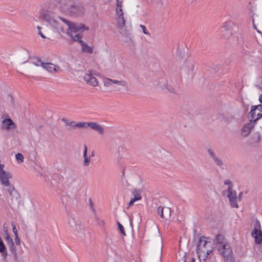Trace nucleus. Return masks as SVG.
Here are the masks:
<instances>
[{
    "mask_svg": "<svg viewBox=\"0 0 262 262\" xmlns=\"http://www.w3.org/2000/svg\"><path fill=\"white\" fill-rule=\"evenodd\" d=\"M118 228H119V229L120 232L123 235L125 236L126 234H125L123 226L119 222H118Z\"/></svg>",
    "mask_w": 262,
    "mask_h": 262,
    "instance_id": "obj_33",
    "label": "nucleus"
},
{
    "mask_svg": "<svg viewBox=\"0 0 262 262\" xmlns=\"http://www.w3.org/2000/svg\"><path fill=\"white\" fill-rule=\"evenodd\" d=\"M8 191L9 193V195L10 196H12L13 195V193L14 192H15V188L13 186H10L9 187V188L8 189Z\"/></svg>",
    "mask_w": 262,
    "mask_h": 262,
    "instance_id": "obj_38",
    "label": "nucleus"
},
{
    "mask_svg": "<svg viewBox=\"0 0 262 262\" xmlns=\"http://www.w3.org/2000/svg\"><path fill=\"white\" fill-rule=\"evenodd\" d=\"M55 5L67 11L71 15L78 16L84 12V7L71 0H58Z\"/></svg>",
    "mask_w": 262,
    "mask_h": 262,
    "instance_id": "obj_1",
    "label": "nucleus"
},
{
    "mask_svg": "<svg viewBox=\"0 0 262 262\" xmlns=\"http://www.w3.org/2000/svg\"><path fill=\"white\" fill-rule=\"evenodd\" d=\"M125 23V20L123 17V13H121L117 17V26L122 35L126 37V40L125 41H128L132 40L133 36L129 30L124 29V25Z\"/></svg>",
    "mask_w": 262,
    "mask_h": 262,
    "instance_id": "obj_4",
    "label": "nucleus"
},
{
    "mask_svg": "<svg viewBox=\"0 0 262 262\" xmlns=\"http://www.w3.org/2000/svg\"><path fill=\"white\" fill-rule=\"evenodd\" d=\"M165 208H163L162 206H159L157 209V212L160 215L161 217L163 218L164 214V211Z\"/></svg>",
    "mask_w": 262,
    "mask_h": 262,
    "instance_id": "obj_31",
    "label": "nucleus"
},
{
    "mask_svg": "<svg viewBox=\"0 0 262 262\" xmlns=\"http://www.w3.org/2000/svg\"><path fill=\"white\" fill-rule=\"evenodd\" d=\"M84 150H83V157H86L87 156V150H88V147L86 144H84L83 145Z\"/></svg>",
    "mask_w": 262,
    "mask_h": 262,
    "instance_id": "obj_40",
    "label": "nucleus"
},
{
    "mask_svg": "<svg viewBox=\"0 0 262 262\" xmlns=\"http://www.w3.org/2000/svg\"><path fill=\"white\" fill-rule=\"evenodd\" d=\"M16 159L19 162H22L24 161V156L23 155L20 153H17L15 155Z\"/></svg>",
    "mask_w": 262,
    "mask_h": 262,
    "instance_id": "obj_32",
    "label": "nucleus"
},
{
    "mask_svg": "<svg viewBox=\"0 0 262 262\" xmlns=\"http://www.w3.org/2000/svg\"><path fill=\"white\" fill-rule=\"evenodd\" d=\"M50 25H51L54 28L58 29L60 28L59 24H57L56 21L55 20H52L50 19Z\"/></svg>",
    "mask_w": 262,
    "mask_h": 262,
    "instance_id": "obj_34",
    "label": "nucleus"
},
{
    "mask_svg": "<svg viewBox=\"0 0 262 262\" xmlns=\"http://www.w3.org/2000/svg\"><path fill=\"white\" fill-rule=\"evenodd\" d=\"M112 79L107 78L104 81V84L105 86H110L113 83L112 81Z\"/></svg>",
    "mask_w": 262,
    "mask_h": 262,
    "instance_id": "obj_37",
    "label": "nucleus"
},
{
    "mask_svg": "<svg viewBox=\"0 0 262 262\" xmlns=\"http://www.w3.org/2000/svg\"><path fill=\"white\" fill-rule=\"evenodd\" d=\"M214 241L215 245L217 248L227 243V241L225 238L224 236L221 234L216 235Z\"/></svg>",
    "mask_w": 262,
    "mask_h": 262,
    "instance_id": "obj_17",
    "label": "nucleus"
},
{
    "mask_svg": "<svg viewBox=\"0 0 262 262\" xmlns=\"http://www.w3.org/2000/svg\"><path fill=\"white\" fill-rule=\"evenodd\" d=\"M208 154L214 162L219 166H222L223 163L221 159H220L215 154V152L211 149H207Z\"/></svg>",
    "mask_w": 262,
    "mask_h": 262,
    "instance_id": "obj_15",
    "label": "nucleus"
},
{
    "mask_svg": "<svg viewBox=\"0 0 262 262\" xmlns=\"http://www.w3.org/2000/svg\"><path fill=\"white\" fill-rule=\"evenodd\" d=\"M61 121L62 122H64L65 125L67 126H70L73 128H82V122L76 123L74 121H71L64 118H62L61 119Z\"/></svg>",
    "mask_w": 262,
    "mask_h": 262,
    "instance_id": "obj_14",
    "label": "nucleus"
},
{
    "mask_svg": "<svg viewBox=\"0 0 262 262\" xmlns=\"http://www.w3.org/2000/svg\"><path fill=\"white\" fill-rule=\"evenodd\" d=\"M49 7L48 4H42L40 6L39 11V17L41 19L47 22L49 20Z\"/></svg>",
    "mask_w": 262,
    "mask_h": 262,
    "instance_id": "obj_9",
    "label": "nucleus"
},
{
    "mask_svg": "<svg viewBox=\"0 0 262 262\" xmlns=\"http://www.w3.org/2000/svg\"><path fill=\"white\" fill-rule=\"evenodd\" d=\"M31 62L32 64L37 67H41L42 68L47 71H49V62H43L40 58L35 57L32 58Z\"/></svg>",
    "mask_w": 262,
    "mask_h": 262,
    "instance_id": "obj_11",
    "label": "nucleus"
},
{
    "mask_svg": "<svg viewBox=\"0 0 262 262\" xmlns=\"http://www.w3.org/2000/svg\"><path fill=\"white\" fill-rule=\"evenodd\" d=\"M99 224L100 225V226H103L104 225V221L103 220H101L99 221Z\"/></svg>",
    "mask_w": 262,
    "mask_h": 262,
    "instance_id": "obj_46",
    "label": "nucleus"
},
{
    "mask_svg": "<svg viewBox=\"0 0 262 262\" xmlns=\"http://www.w3.org/2000/svg\"><path fill=\"white\" fill-rule=\"evenodd\" d=\"M90 127L97 132L99 134L103 135L104 133V128L99 124L95 122H82V128Z\"/></svg>",
    "mask_w": 262,
    "mask_h": 262,
    "instance_id": "obj_6",
    "label": "nucleus"
},
{
    "mask_svg": "<svg viewBox=\"0 0 262 262\" xmlns=\"http://www.w3.org/2000/svg\"><path fill=\"white\" fill-rule=\"evenodd\" d=\"M61 20L66 23L69 27L67 31L68 34L72 38L74 41H80L82 37V34L79 33L81 30H88L89 28L82 24H75L70 22L64 18H61Z\"/></svg>",
    "mask_w": 262,
    "mask_h": 262,
    "instance_id": "obj_2",
    "label": "nucleus"
},
{
    "mask_svg": "<svg viewBox=\"0 0 262 262\" xmlns=\"http://www.w3.org/2000/svg\"><path fill=\"white\" fill-rule=\"evenodd\" d=\"M84 160L83 162V165L84 167L88 166L91 163V157H86L83 158Z\"/></svg>",
    "mask_w": 262,
    "mask_h": 262,
    "instance_id": "obj_29",
    "label": "nucleus"
},
{
    "mask_svg": "<svg viewBox=\"0 0 262 262\" xmlns=\"http://www.w3.org/2000/svg\"><path fill=\"white\" fill-rule=\"evenodd\" d=\"M255 123L253 121H249V122L246 123L241 130V135L243 138L247 137L251 133L252 130L254 128Z\"/></svg>",
    "mask_w": 262,
    "mask_h": 262,
    "instance_id": "obj_8",
    "label": "nucleus"
},
{
    "mask_svg": "<svg viewBox=\"0 0 262 262\" xmlns=\"http://www.w3.org/2000/svg\"><path fill=\"white\" fill-rule=\"evenodd\" d=\"M200 259V262H205L207 258H205L204 260H202L201 257H199Z\"/></svg>",
    "mask_w": 262,
    "mask_h": 262,
    "instance_id": "obj_48",
    "label": "nucleus"
},
{
    "mask_svg": "<svg viewBox=\"0 0 262 262\" xmlns=\"http://www.w3.org/2000/svg\"><path fill=\"white\" fill-rule=\"evenodd\" d=\"M171 216V210L169 208H165L163 218L168 220Z\"/></svg>",
    "mask_w": 262,
    "mask_h": 262,
    "instance_id": "obj_25",
    "label": "nucleus"
},
{
    "mask_svg": "<svg viewBox=\"0 0 262 262\" xmlns=\"http://www.w3.org/2000/svg\"><path fill=\"white\" fill-rule=\"evenodd\" d=\"M37 28L38 30V34L42 38H46V37L44 34L46 33V32L44 30L43 28L42 27L37 26Z\"/></svg>",
    "mask_w": 262,
    "mask_h": 262,
    "instance_id": "obj_27",
    "label": "nucleus"
},
{
    "mask_svg": "<svg viewBox=\"0 0 262 262\" xmlns=\"http://www.w3.org/2000/svg\"><path fill=\"white\" fill-rule=\"evenodd\" d=\"M221 35L224 38H227L230 35L231 33L229 30L228 23L226 22L223 24V26L220 29Z\"/></svg>",
    "mask_w": 262,
    "mask_h": 262,
    "instance_id": "obj_18",
    "label": "nucleus"
},
{
    "mask_svg": "<svg viewBox=\"0 0 262 262\" xmlns=\"http://www.w3.org/2000/svg\"><path fill=\"white\" fill-rule=\"evenodd\" d=\"M242 195H243V193L242 192H241L239 195H238V199L239 201H241V200L242 199Z\"/></svg>",
    "mask_w": 262,
    "mask_h": 262,
    "instance_id": "obj_47",
    "label": "nucleus"
},
{
    "mask_svg": "<svg viewBox=\"0 0 262 262\" xmlns=\"http://www.w3.org/2000/svg\"><path fill=\"white\" fill-rule=\"evenodd\" d=\"M252 24H253V26L254 29L255 30H256L258 33H259V34H262V32L261 31H260L257 30L256 26L255 25V22H254V18L253 17L252 18Z\"/></svg>",
    "mask_w": 262,
    "mask_h": 262,
    "instance_id": "obj_43",
    "label": "nucleus"
},
{
    "mask_svg": "<svg viewBox=\"0 0 262 262\" xmlns=\"http://www.w3.org/2000/svg\"><path fill=\"white\" fill-rule=\"evenodd\" d=\"M77 178V174L74 172H69L67 177V181L69 183H72Z\"/></svg>",
    "mask_w": 262,
    "mask_h": 262,
    "instance_id": "obj_23",
    "label": "nucleus"
},
{
    "mask_svg": "<svg viewBox=\"0 0 262 262\" xmlns=\"http://www.w3.org/2000/svg\"><path fill=\"white\" fill-rule=\"evenodd\" d=\"M11 226L12 227V231H13L14 235H18L15 224L14 223H12Z\"/></svg>",
    "mask_w": 262,
    "mask_h": 262,
    "instance_id": "obj_35",
    "label": "nucleus"
},
{
    "mask_svg": "<svg viewBox=\"0 0 262 262\" xmlns=\"http://www.w3.org/2000/svg\"><path fill=\"white\" fill-rule=\"evenodd\" d=\"M90 205L91 206V207H92V206H93V203H92V202L91 200H90Z\"/></svg>",
    "mask_w": 262,
    "mask_h": 262,
    "instance_id": "obj_51",
    "label": "nucleus"
},
{
    "mask_svg": "<svg viewBox=\"0 0 262 262\" xmlns=\"http://www.w3.org/2000/svg\"><path fill=\"white\" fill-rule=\"evenodd\" d=\"M224 184L228 185V187L231 186V189L233 188V184L232 183V182L229 180H226L224 181Z\"/></svg>",
    "mask_w": 262,
    "mask_h": 262,
    "instance_id": "obj_42",
    "label": "nucleus"
},
{
    "mask_svg": "<svg viewBox=\"0 0 262 262\" xmlns=\"http://www.w3.org/2000/svg\"><path fill=\"white\" fill-rule=\"evenodd\" d=\"M7 118L2 120L1 123L2 128L6 130H10L11 129H14L16 127V124L7 115Z\"/></svg>",
    "mask_w": 262,
    "mask_h": 262,
    "instance_id": "obj_10",
    "label": "nucleus"
},
{
    "mask_svg": "<svg viewBox=\"0 0 262 262\" xmlns=\"http://www.w3.org/2000/svg\"><path fill=\"white\" fill-rule=\"evenodd\" d=\"M184 262H186V259H185V260H184Z\"/></svg>",
    "mask_w": 262,
    "mask_h": 262,
    "instance_id": "obj_52",
    "label": "nucleus"
},
{
    "mask_svg": "<svg viewBox=\"0 0 262 262\" xmlns=\"http://www.w3.org/2000/svg\"><path fill=\"white\" fill-rule=\"evenodd\" d=\"M94 152L93 151L91 153V157H94Z\"/></svg>",
    "mask_w": 262,
    "mask_h": 262,
    "instance_id": "obj_50",
    "label": "nucleus"
},
{
    "mask_svg": "<svg viewBox=\"0 0 262 262\" xmlns=\"http://www.w3.org/2000/svg\"><path fill=\"white\" fill-rule=\"evenodd\" d=\"M117 7H119L120 6H122L121 4L123 2V0H117Z\"/></svg>",
    "mask_w": 262,
    "mask_h": 262,
    "instance_id": "obj_44",
    "label": "nucleus"
},
{
    "mask_svg": "<svg viewBox=\"0 0 262 262\" xmlns=\"http://www.w3.org/2000/svg\"><path fill=\"white\" fill-rule=\"evenodd\" d=\"M211 243L207 241L204 236L200 237L197 244L196 252L199 257H201L202 260L207 258L209 255L212 252L213 248Z\"/></svg>",
    "mask_w": 262,
    "mask_h": 262,
    "instance_id": "obj_3",
    "label": "nucleus"
},
{
    "mask_svg": "<svg viewBox=\"0 0 262 262\" xmlns=\"http://www.w3.org/2000/svg\"><path fill=\"white\" fill-rule=\"evenodd\" d=\"M195 259L194 257H192L191 258V262H195Z\"/></svg>",
    "mask_w": 262,
    "mask_h": 262,
    "instance_id": "obj_49",
    "label": "nucleus"
},
{
    "mask_svg": "<svg viewBox=\"0 0 262 262\" xmlns=\"http://www.w3.org/2000/svg\"><path fill=\"white\" fill-rule=\"evenodd\" d=\"M80 44L81 46V50L82 52L90 54L93 53V48L91 47L88 46V44L84 42L83 41L80 40Z\"/></svg>",
    "mask_w": 262,
    "mask_h": 262,
    "instance_id": "obj_19",
    "label": "nucleus"
},
{
    "mask_svg": "<svg viewBox=\"0 0 262 262\" xmlns=\"http://www.w3.org/2000/svg\"><path fill=\"white\" fill-rule=\"evenodd\" d=\"M15 243L16 245H19L20 244V239L18 236V235H15L14 238Z\"/></svg>",
    "mask_w": 262,
    "mask_h": 262,
    "instance_id": "obj_39",
    "label": "nucleus"
},
{
    "mask_svg": "<svg viewBox=\"0 0 262 262\" xmlns=\"http://www.w3.org/2000/svg\"><path fill=\"white\" fill-rule=\"evenodd\" d=\"M140 28L142 29V31H143V32L144 33V34H146V35H149L150 34L148 32V31L147 30L145 26H144V25H140Z\"/></svg>",
    "mask_w": 262,
    "mask_h": 262,
    "instance_id": "obj_36",
    "label": "nucleus"
},
{
    "mask_svg": "<svg viewBox=\"0 0 262 262\" xmlns=\"http://www.w3.org/2000/svg\"><path fill=\"white\" fill-rule=\"evenodd\" d=\"M84 80L89 84L93 86L98 85V81L97 79L91 73H86L83 77Z\"/></svg>",
    "mask_w": 262,
    "mask_h": 262,
    "instance_id": "obj_13",
    "label": "nucleus"
},
{
    "mask_svg": "<svg viewBox=\"0 0 262 262\" xmlns=\"http://www.w3.org/2000/svg\"><path fill=\"white\" fill-rule=\"evenodd\" d=\"M260 140V134L258 133H256L252 136L251 138L249 140V143L251 144H254L258 143Z\"/></svg>",
    "mask_w": 262,
    "mask_h": 262,
    "instance_id": "obj_22",
    "label": "nucleus"
},
{
    "mask_svg": "<svg viewBox=\"0 0 262 262\" xmlns=\"http://www.w3.org/2000/svg\"><path fill=\"white\" fill-rule=\"evenodd\" d=\"M227 196L229 199L230 205L232 207L238 208V205L237 203V194L235 190L231 189V186H229L228 188V194Z\"/></svg>",
    "mask_w": 262,
    "mask_h": 262,
    "instance_id": "obj_7",
    "label": "nucleus"
},
{
    "mask_svg": "<svg viewBox=\"0 0 262 262\" xmlns=\"http://www.w3.org/2000/svg\"><path fill=\"white\" fill-rule=\"evenodd\" d=\"M0 252L2 253L3 255H5V256L7 255V249L2 239L0 241Z\"/></svg>",
    "mask_w": 262,
    "mask_h": 262,
    "instance_id": "obj_24",
    "label": "nucleus"
},
{
    "mask_svg": "<svg viewBox=\"0 0 262 262\" xmlns=\"http://www.w3.org/2000/svg\"><path fill=\"white\" fill-rule=\"evenodd\" d=\"M133 194L134 195V198L133 199H132L128 203V205L129 207L132 206L135 201L141 199V196H140V194L138 193L137 190H134L133 191Z\"/></svg>",
    "mask_w": 262,
    "mask_h": 262,
    "instance_id": "obj_21",
    "label": "nucleus"
},
{
    "mask_svg": "<svg viewBox=\"0 0 262 262\" xmlns=\"http://www.w3.org/2000/svg\"><path fill=\"white\" fill-rule=\"evenodd\" d=\"M252 235L255 239V243L260 244L262 243V233L260 230H258L255 228L252 232Z\"/></svg>",
    "mask_w": 262,
    "mask_h": 262,
    "instance_id": "obj_16",
    "label": "nucleus"
},
{
    "mask_svg": "<svg viewBox=\"0 0 262 262\" xmlns=\"http://www.w3.org/2000/svg\"><path fill=\"white\" fill-rule=\"evenodd\" d=\"M4 235L5 239L7 242V244L10 247V248H13L14 246V244L13 239L10 236L7 230L5 231Z\"/></svg>",
    "mask_w": 262,
    "mask_h": 262,
    "instance_id": "obj_20",
    "label": "nucleus"
},
{
    "mask_svg": "<svg viewBox=\"0 0 262 262\" xmlns=\"http://www.w3.org/2000/svg\"><path fill=\"white\" fill-rule=\"evenodd\" d=\"M261 117H262V105L252 106L248 114L249 121L255 123Z\"/></svg>",
    "mask_w": 262,
    "mask_h": 262,
    "instance_id": "obj_5",
    "label": "nucleus"
},
{
    "mask_svg": "<svg viewBox=\"0 0 262 262\" xmlns=\"http://www.w3.org/2000/svg\"><path fill=\"white\" fill-rule=\"evenodd\" d=\"M123 13L122 12V6H120L119 7H117L116 9V14L117 16H119L120 13Z\"/></svg>",
    "mask_w": 262,
    "mask_h": 262,
    "instance_id": "obj_41",
    "label": "nucleus"
},
{
    "mask_svg": "<svg viewBox=\"0 0 262 262\" xmlns=\"http://www.w3.org/2000/svg\"><path fill=\"white\" fill-rule=\"evenodd\" d=\"M224 257L225 262H235L234 258L232 256V254L229 255V256L227 255V256H224Z\"/></svg>",
    "mask_w": 262,
    "mask_h": 262,
    "instance_id": "obj_30",
    "label": "nucleus"
},
{
    "mask_svg": "<svg viewBox=\"0 0 262 262\" xmlns=\"http://www.w3.org/2000/svg\"><path fill=\"white\" fill-rule=\"evenodd\" d=\"M52 70H53L55 72H59L61 71V70L59 66L50 63V72H52Z\"/></svg>",
    "mask_w": 262,
    "mask_h": 262,
    "instance_id": "obj_26",
    "label": "nucleus"
},
{
    "mask_svg": "<svg viewBox=\"0 0 262 262\" xmlns=\"http://www.w3.org/2000/svg\"><path fill=\"white\" fill-rule=\"evenodd\" d=\"M194 66L193 63H191L190 65V69L191 70V71H193V69H194Z\"/></svg>",
    "mask_w": 262,
    "mask_h": 262,
    "instance_id": "obj_45",
    "label": "nucleus"
},
{
    "mask_svg": "<svg viewBox=\"0 0 262 262\" xmlns=\"http://www.w3.org/2000/svg\"><path fill=\"white\" fill-rule=\"evenodd\" d=\"M113 83H115L123 86H125L127 85V82L125 80H114L112 79V81Z\"/></svg>",
    "mask_w": 262,
    "mask_h": 262,
    "instance_id": "obj_28",
    "label": "nucleus"
},
{
    "mask_svg": "<svg viewBox=\"0 0 262 262\" xmlns=\"http://www.w3.org/2000/svg\"><path fill=\"white\" fill-rule=\"evenodd\" d=\"M218 250L223 256H227V255L229 256V255H231L232 253V249L228 242L223 245L222 246L219 247V248H218Z\"/></svg>",
    "mask_w": 262,
    "mask_h": 262,
    "instance_id": "obj_12",
    "label": "nucleus"
}]
</instances>
